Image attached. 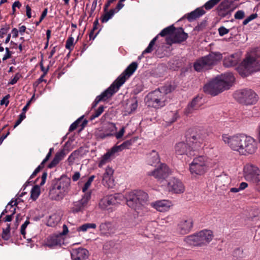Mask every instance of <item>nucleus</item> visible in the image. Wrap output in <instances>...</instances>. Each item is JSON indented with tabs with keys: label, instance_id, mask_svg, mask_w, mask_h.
<instances>
[{
	"label": "nucleus",
	"instance_id": "nucleus-1",
	"mask_svg": "<svg viewBox=\"0 0 260 260\" xmlns=\"http://www.w3.org/2000/svg\"><path fill=\"white\" fill-rule=\"evenodd\" d=\"M235 81L232 73H226L216 77L206 84L204 91L209 94L215 96L224 90L228 89Z\"/></svg>",
	"mask_w": 260,
	"mask_h": 260
},
{
	"label": "nucleus",
	"instance_id": "nucleus-2",
	"mask_svg": "<svg viewBox=\"0 0 260 260\" xmlns=\"http://www.w3.org/2000/svg\"><path fill=\"white\" fill-rule=\"evenodd\" d=\"M127 205L135 210L139 214H143L146 211L145 205L148 196L147 193L141 190L128 191L124 196Z\"/></svg>",
	"mask_w": 260,
	"mask_h": 260
},
{
	"label": "nucleus",
	"instance_id": "nucleus-3",
	"mask_svg": "<svg viewBox=\"0 0 260 260\" xmlns=\"http://www.w3.org/2000/svg\"><path fill=\"white\" fill-rule=\"evenodd\" d=\"M171 91V86H165L149 93L145 98L146 104L155 109L164 107L167 100L166 94Z\"/></svg>",
	"mask_w": 260,
	"mask_h": 260
},
{
	"label": "nucleus",
	"instance_id": "nucleus-4",
	"mask_svg": "<svg viewBox=\"0 0 260 260\" xmlns=\"http://www.w3.org/2000/svg\"><path fill=\"white\" fill-rule=\"evenodd\" d=\"M211 167L209 159L204 155L195 157L189 165V171L193 177L204 175Z\"/></svg>",
	"mask_w": 260,
	"mask_h": 260
},
{
	"label": "nucleus",
	"instance_id": "nucleus-5",
	"mask_svg": "<svg viewBox=\"0 0 260 260\" xmlns=\"http://www.w3.org/2000/svg\"><path fill=\"white\" fill-rule=\"evenodd\" d=\"M222 58V54L220 53L211 52L209 55L198 59L194 63V69L197 72L207 70L216 64Z\"/></svg>",
	"mask_w": 260,
	"mask_h": 260
},
{
	"label": "nucleus",
	"instance_id": "nucleus-6",
	"mask_svg": "<svg viewBox=\"0 0 260 260\" xmlns=\"http://www.w3.org/2000/svg\"><path fill=\"white\" fill-rule=\"evenodd\" d=\"M243 176L247 181L255 184L260 191V169L256 165L250 163L245 165L243 169Z\"/></svg>",
	"mask_w": 260,
	"mask_h": 260
},
{
	"label": "nucleus",
	"instance_id": "nucleus-7",
	"mask_svg": "<svg viewBox=\"0 0 260 260\" xmlns=\"http://www.w3.org/2000/svg\"><path fill=\"white\" fill-rule=\"evenodd\" d=\"M239 153L243 155H247L254 153L257 149V142L252 137L245 135H242Z\"/></svg>",
	"mask_w": 260,
	"mask_h": 260
},
{
	"label": "nucleus",
	"instance_id": "nucleus-8",
	"mask_svg": "<svg viewBox=\"0 0 260 260\" xmlns=\"http://www.w3.org/2000/svg\"><path fill=\"white\" fill-rule=\"evenodd\" d=\"M234 97L240 103L245 105L254 104L258 99L256 94L250 89L237 91L234 94Z\"/></svg>",
	"mask_w": 260,
	"mask_h": 260
},
{
	"label": "nucleus",
	"instance_id": "nucleus-9",
	"mask_svg": "<svg viewBox=\"0 0 260 260\" xmlns=\"http://www.w3.org/2000/svg\"><path fill=\"white\" fill-rule=\"evenodd\" d=\"M174 150L177 156H186L188 157L195 155L197 151L189 140L186 142H181L177 143L175 145Z\"/></svg>",
	"mask_w": 260,
	"mask_h": 260
},
{
	"label": "nucleus",
	"instance_id": "nucleus-10",
	"mask_svg": "<svg viewBox=\"0 0 260 260\" xmlns=\"http://www.w3.org/2000/svg\"><path fill=\"white\" fill-rule=\"evenodd\" d=\"M65 224L62 225V231L58 234L49 236L45 241L44 246L50 248L60 247L64 243Z\"/></svg>",
	"mask_w": 260,
	"mask_h": 260
},
{
	"label": "nucleus",
	"instance_id": "nucleus-11",
	"mask_svg": "<svg viewBox=\"0 0 260 260\" xmlns=\"http://www.w3.org/2000/svg\"><path fill=\"white\" fill-rule=\"evenodd\" d=\"M138 67L136 62L131 63L124 71L112 84L114 85V88L118 91L120 87L123 85L125 81L135 72Z\"/></svg>",
	"mask_w": 260,
	"mask_h": 260
},
{
	"label": "nucleus",
	"instance_id": "nucleus-12",
	"mask_svg": "<svg viewBox=\"0 0 260 260\" xmlns=\"http://www.w3.org/2000/svg\"><path fill=\"white\" fill-rule=\"evenodd\" d=\"M242 134L229 135L223 134L222 136V140L233 151L239 153L242 139Z\"/></svg>",
	"mask_w": 260,
	"mask_h": 260
},
{
	"label": "nucleus",
	"instance_id": "nucleus-13",
	"mask_svg": "<svg viewBox=\"0 0 260 260\" xmlns=\"http://www.w3.org/2000/svg\"><path fill=\"white\" fill-rule=\"evenodd\" d=\"M124 199V195L121 193H115L103 198L99 203V207L103 210L109 209L111 205L120 204Z\"/></svg>",
	"mask_w": 260,
	"mask_h": 260
},
{
	"label": "nucleus",
	"instance_id": "nucleus-14",
	"mask_svg": "<svg viewBox=\"0 0 260 260\" xmlns=\"http://www.w3.org/2000/svg\"><path fill=\"white\" fill-rule=\"evenodd\" d=\"M91 199V192L85 193L80 200L73 202L70 207L73 213L82 212L87 207L88 202Z\"/></svg>",
	"mask_w": 260,
	"mask_h": 260
},
{
	"label": "nucleus",
	"instance_id": "nucleus-15",
	"mask_svg": "<svg viewBox=\"0 0 260 260\" xmlns=\"http://www.w3.org/2000/svg\"><path fill=\"white\" fill-rule=\"evenodd\" d=\"M170 173L168 167L164 164H161L160 165L154 170L148 172V175L152 176L158 180L161 181L166 179Z\"/></svg>",
	"mask_w": 260,
	"mask_h": 260
},
{
	"label": "nucleus",
	"instance_id": "nucleus-16",
	"mask_svg": "<svg viewBox=\"0 0 260 260\" xmlns=\"http://www.w3.org/2000/svg\"><path fill=\"white\" fill-rule=\"evenodd\" d=\"M193 220L191 217H184L178 223L177 225V232L182 235L189 233L193 227Z\"/></svg>",
	"mask_w": 260,
	"mask_h": 260
},
{
	"label": "nucleus",
	"instance_id": "nucleus-17",
	"mask_svg": "<svg viewBox=\"0 0 260 260\" xmlns=\"http://www.w3.org/2000/svg\"><path fill=\"white\" fill-rule=\"evenodd\" d=\"M168 189L172 193L180 194L185 191V186L179 179L173 178L169 180L168 183Z\"/></svg>",
	"mask_w": 260,
	"mask_h": 260
},
{
	"label": "nucleus",
	"instance_id": "nucleus-18",
	"mask_svg": "<svg viewBox=\"0 0 260 260\" xmlns=\"http://www.w3.org/2000/svg\"><path fill=\"white\" fill-rule=\"evenodd\" d=\"M117 91L116 89L114 88V85L111 84L108 89L96 98L92 103V108H93L96 107L100 102L105 101L109 99Z\"/></svg>",
	"mask_w": 260,
	"mask_h": 260
},
{
	"label": "nucleus",
	"instance_id": "nucleus-19",
	"mask_svg": "<svg viewBox=\"0 0 260 260\" xmlns=\"http://www.w3.org/2000/svg\"><path fill=\"white\" fill-rule=\"evenodd\" d=\"M206 136V133L204 131H199L194 135H193L189 140L192 145L198 151L202 147Z\"/></svg>",
	"mask_w": 260,
	"mask_h": 260
},
{
	"label": "nucleus",
	"instance_id": "nucleus-20",
	"mask_svg": "<svg viewBox=\"0 0 260 260\" xmlns=\"http://www.w3.org/2000/svg\"><path fill=\"white\" fill-rule=\"evenodd\" d=\"M150 206L157 211L166 212L169 211L173 204L170 200H160L151 203Z\"/></svg>",
	"mask_w": 260,
	"mask_h": 260
},
{
	"label": "nucleus",
	"instance_id": "nucleus-21",
	"mask_svg": "<svg viewBox=\"0 0 260 260\" xmlns=\"http://www.w3.org/2000/svg\"><path fill=\"white\" fill-rule=\"evenodd\" d=\"M113 173L114 170L111 168L108 167L103 174L102 183L108 188H112L114 186Z\"/></svg>",
	"mask_w": 260,
	"mask_h": 260
},
{
	"label": "nucleus",
	"instance_id": "nucleus-22",
	"mask_svg": "<svg viewBox=\"0 0 260 260\" xmlns=\"http://www.w3.org/2000/svg\"><path fill=\"white\" fill-rule=\"evenodd\" d=\"M72 260H86L89 256L88 251L84 248H73L70 251Z\"/></svg>",
	"mask_w": 260,
	"mask_h": 260
},
{
	"label": "nucleus",
	"instance_id": "nucleus-23",
	"mask_svg": "<svg viewBox=\"0 0 260 260\" xmlns=\"http://www.w3.org/2000/svg\"><path fill=\"white\" fill-rule=\"evenodd\" d=\"M187 37V34L184 31L182 28L179 27L177 29L174 28L172 36L171 42H170L168 40H167V42L169 44L181 43L186 40Z\"/></svg>",
	"mask_w": 260,
	"mask_h": 260
},
{
	"label": "nucleus",
	"instance_id": "nucleus-24",
	"mask_svg": "<svg viewBox=\"0 0 260 260\" xmlns=\"http://www.w3.org/2000/svg\"><path fill=\"white\" fill-rule=\"evenodd\" d=\"M198 233L201 246L207 244L212 240L213 233L210 230H203Z\"/></svg>",
	"mask_w": 260,
	"mask_h": 260
},
{
	"label": "nucleus",
	"instance_id": "nucleus-25",
	"mask_svg": "<svg viewBox=\"0 0 260 260\" xmlns=\"http://www.w3.org/2000/svg\"><path fill=\"white\" fill-rule=\"evenodd\" d=\"M240 56L238 53H235L225 57L223 64L226 67H231L236 66L239 61Z\"/></svg>",
	"mask_w": 260,
	"mask_h": 260
},
{
	"label": "nucleus",
	"instance_id": "nucleus-26",
	"mask_svg": "<svg viewBox=\"0 0 260 260\" xmlns=\"http://www.w3.org/2000/svg\"><path fill=\"white\" fill-rule=\"evenodd\" d=\"M201 100L200 98H194L192 102L189 103L184 110V113L186 115H188L192 113L194 111L199 109L200 107L199 101Z\"/></svg>",
	"mask_w": 260,
	"mask_h": 260
},
{
	"label": "nucleus",
	"instance_id": "nucleus-27",
	"mask_svg": "<svg viewBox=\"0 0 260 260\" xmlns=\"http://www.w3.org/2000/svg\"><path fill=\"white\" fill-rule=\"evenodd\" d=\"M87 121L83 119V116L79 118L77 120L73 122L70 126L69 131L72 132L77 127H80L79 131H81L86 125Z\"/></svg>",
	"mask_w": 260,
	"mask_h": 260
},
{
	"label": "nucleus",
	"instance_id": "nucleus-28",
	"mask_svg": "<svg viewBox=\"0 0 260 260\" xmlns=\"http://www.w3.org/2000/svg\"><path fill=\"white\" fill-rule=\"evenodd\" d=\"M117 130V127L116 125L113 123H110L108 124L106 128V131L105 133L103 135H101V134L97 133V136L101 139H104L106 137H109L111 136H113L114 133Z\"/></svg>",
	"mask_w": 260,
	"mask_h": 260
},
{
	"label": "nucleus",
	"instance_id": "nucleus-29",
	"mask_svg": "<svg viewBox=\"0 0 260 260\" xmlns=\"http://www.w3.org/2000/svg\"><path fill=\"white\" fill-rule=\"evenodd\" d=\"M184 241L188 245L191 246H201L198 233L186 236Z\"/></svg>",
	"mask_w": 260,
	"mask_h": 260
},
{
	"label": "nucleus",
	"instance_id": "nucleus-30",
	"mask_svg": "<svg viewBox=\"0 0 260 260\" xmlns=\"http://www.w3.org/2000/svg\"><path fill=\"white\" fill-rule=\"evenodd\" d=\"M147 161L148 165L151 166H155L159 162L160 159L158 153L152 150L147 156Z\"/></svg>",
	"mask_w": 260,
	"mask_h": 260
},
{
	"label": "nucleus",
	"instance_id": "nucleus-31",
	"mask_svg": "<svg viewBox=\"0 0 260 260\" xmlns=\"http://www.w3.org/2000/svg\"><path fill=\"white\" fill-rule=\"evenodd\" d=\"M205 13V12L202 8H198L188 14L187 19L189 21H191L193 20L202 16Z\"/></svg>",
	"mask_w": 260,
	"mask_h": 260
},
{
	"label": "nucleus",
	"instance_id": "nucleus-32",
	"mask_svg": "<svg viewBox=\"0 0 260 260\" xmlns=\"http://www.w3.org/2000/svg\"><path fill=\"white\" fill-rule=\"evenodd\" d=\"M18 203L17 200H12L7 205L6 209L2 212L0 218L5 213H8V209L9 208L12 209V210H10V213L12 214H14L16 211L15 207L17 205Z\"/></svg>",
	"mask_w": 260,
	"mask_h": 260
},
{
	"label": "nucleus",
	"instance_id": "nucleus-33",
	"mask_svg": "<svg viewBox=\"0 0 260 260\" xmlns=\"http://www.w3.org/2000/svg\"><path fill=\"white\" fill-rule=\"evenodd\" d=\"M63 150L56 153L53 160L49 164L48 168H52L55 166L63 157Z\"/></svg>",
	"mask_w": 260,
	"mask_h": 260
},
{
	"label": "nucleus",
	"instance_id": "nucleus-34",
	"mask_svg": "<svg viewBox=\"0 0 260 260\" xmlns=\"http://www.w3.org/2000/svg\"><path fill=\"white\" fill-rule=\"evenodd\" d=\"M65 194V192H62L61 191L57 190L55 189H52L50 191V195L51 196V198L52 199L55 200H62Z\"/></svg>",
	"mask_w": 260,
	"mask_h": 260
},
{
	"label": "nucleus",
	"instance_id": "nucleus-35",
	"mask_svg": "<svg viewBox=\"0 0 260 260\" xmlns=\"http://www.w3.org/2000/svg\"><path fill=\"white\" fill-rule=\"evenodd\" d=\"M179 117V115L177 111H170L167 114V122L171 124L175 122Z\"/></svg>",
	"mask_w": 260,
	"mask_h": 260
},
{
	"label": "nucleus",
	"instance_id": "nucleus-36",
	"mask_svg": "<svg viewBox=\"0 0 260 260\" xmlns=\"http://www.w3.org/2000/svg\"><path fill=\"white\" fill-rule=\"evenodd\" d=\"M105 14L102 16L101 21L103 23L107 22L109 19H111L114 15L116 13L115 9H111L109 11H105Z\"/></svg>",
	"mask_w": 260,
	"mask_h": 260
},
{
	"label": "nucleus",
	"instance_id": "nucleus-37",
	"mask_svg": "<svg viewBox=\"0 0 260 260\" xmlns=\"http://www.w3.org/2000/svg\"><path fill=\"white\" fill-rule=\"evenodd\" d=\"M112 155L108 151L105 153L101 158L99 163V167L102 168L104 165L110 161L111 157Z\"/></svg>",
	"mask_w": 260,
	"mask_h": 260
},
{
	"label": "nucleus",
	"instance_id": "nucleus-38",
	"mask_svg": "<svg viewBox=\"0 0 260 260\" xmlns=\"http://www.w3.org/2000/svg\"><path fill=\"white\" fill-rule=\"evenodd\" d=\"M41 193L40 187L39 185L34 186L31 190V198L35 201L40 196Z\"/></svg>",
	"mask_w": 260,
	"mask_h": 260
},
{
	"label": "nucleus",
	"instance_id": "nucleus-39",
	"mask_svg": "<svg viewBox=\"0 0 260 260\" xmlns=\"http://www.w3.org/2000/svg\"><path fill=\"white\" fill-rule=\"evenodd\" d=\"M60 220V217L57 214H53L49 217L48 220V225L50 226H53L57 224Z\"/></svg>",
	"mask_w": 260,
	"mask_h": 260
},
{
	"label": "nucleus",
	"instance_id": "nucleus-40",
	"mask_svg": "<svg viewBox=\"0 0 260 260\" xmlns=\"http://www.w3.org/2000/svg\"><path fill=\"white\" fill-rule=\"evenodd\" d=\"M174 29V27L173 26V25L168 26V27L163 29L160 32V33L158 34V35H160L161 37H164L168 35H171V36H172Z\"/></svg>",
	"mask_w": 260,
	"mask_h": 260
},
{
	"label": "nucleus",
	"instance_id": "nucleus-41",
	"mask_svg": "<svg viewBox=\"0 0 260 260\" xmlns=\"http://www.w3.org/2000/svg\"><path fill=\"white\" fill-rule=\"evenodd\" d=\"M96 225L93 223H87L82 225L78 229V231L86 232L88 229H95Z\"/></svg>",
	"mask_w": 260,
	"mask_h": 260
},
{
	"label": "nucleus",
	"instance_id": "nucleus-42",
	"mask_svg": "<svg viewBox=\"0 0 260 260\" xmlns=\"http://www.w3.org/2000/svg\"><path fill=\"white\" fill-rule=\"evenodd\" d=\"M95 178L94 175H91L89 177L87 182L85 183L83 187L82 188V190L83 192L85 193L86 192H88V191H87L88 189L91 186V183L93 182L94 179Z\"/></svg>",
	"mask_w": 260,
	"mask_h": 260
},
{
	"label": "nucleus",
	"instance_id": "nucleus-43",
	"mask_svg": "<svg viewBox=\"0 0 260 260\" xmlns=\"http://www.w3.org/2000/svg\"><path fill=\"white\" fill-rule=\"evenodd\" d=\"M57 190L65 192V182L62 179L58 181L53 188Z\"/></svg>",
	"mask_w": 260,
	"mask_h": 260
},
{
	"label": "nucleus",
	"instance_id": "nucleus-44",
	"mask_svg": "<svg viewBox=\"0 0 260 260\" xmlns=\"http://www.w3.org/2000/svg\"><path fill=\"white\" fill-rule=\"evenodd\" d=\"M221 0H209L204 5V7L206 10H210L216 4H217Z\"/></svg>",
	"mask_w": 260,
	"mask_h": 260
},
{
	"label": "nucleus",
	"instance_id": "nucleus-45",
	"mask_svg": "<svg viewBox=\"0 0 260 260\" xmlns=\"http://www.w3.org/2000/svg\"><path fill=\"white\" fill-rule=\"evenodd\" d=\"M137 138H133L129 140H127L121 144V146L123 149H128L129 147L132 145L137 140Z\"/></svg>",
	"mask_w": 260,
	"mask_h": 260
},
{
	"label": "nucleus",
	"instance_id": "nucleus-46",
	"mask_svg": "<svg viewBox=\"0 0 260 260\" xmlns=\"http://www.w3.org/2000/svg\"><path fill=\"white\" fill-rule=\"evenodd\" d=\"M104 107L103 106H100L98 109L90 116V119L93 120L98 117L104 111Z\"/></svg>",
	"mask_w": 260,
	"mask_h": 260
},
{
	"label": "nucleus",
	"instance_id": "nucleus-47",
	"mask_svg": "<svg viewBox=\"0 0 260 260\" xmlns=\"http://www.w3.org/2000/svg\"><path fill=\"white\" fill-rule=\"evenodd\" d=\"M123 149L121 144L120 145H115L108 152L113 155L115 153L121 151Z\"/></svg>",
	"mask_w": 260,
	"mask_h": 260
},
{
	"label": "nucleus",
	"instance_id": "nucleus-48",
	"mask_svg": "<svg viewBox=\"0 0 260 260\" xmlns=\"http://www.w3.org/2000/svg\"><path fill=\"white\" fill-rule=\"evenodd\" d=\"M10 225L8 224L7 228L3 230L2 238L5 240H8L10 238Z\"/></svg>",
	"mask_w": 260,
	"mask_h": 260
},
{
	"label": "nucleus",
	"instance_id": "nucleus-49",
	"mask_svg": "<svg viewBox=\"0 0 260 260\" xmlns=\"http://www.w3.org/2000/svg\"><path fill=\"white\" fill-rule=\"evenodd\" d=\"M21 77V76L19 73H17L13 77H12L11 79L9 82V84H15V83H17V82L18 81V80Z\"/></svg>",
	"mask_w": 260,
	"mask_h": 260
},
{
	"label": "nucleus",
	"instance_id": "nucleus-50",
	"mask_svg": "<svg viewBox=\"0 0 260 260\" xmlns=\"http://www.w3.org/2000/svg\"><path fill=\"white\" fill-rule=\"evenodd\" d=\"M110 227V223L109 222H104L102 223L100 225V230L102 232H106Z\"/></svg>",
	"mask_w": 260,
	"mask_h": 260
},
{
	"label": "nucleus",
	"instance_id": "nucleus-51",
	"mask_svg": "<svg viewBox=\"0 0 260 260\" xmlns=\"http://www.w3.org/2000/svg\"><path fill=\"white\" fill-rule=\"evenodd\" d=\"M29 224V221L28 220H26L24 223L21 226V234L23 236L24 238L25 237V229L27 226Z\"/></svg>",
	"mask_w": 260,
	"mask_h": 260
},
{
	"label": "nucleus",
	"instance_id": "nucleus-52",
	"mask_svg": "<svg viewBox=\"0 0 260 260\" xmlns=\"http://www.w3.org/2000/svg\"><path fill=\"white\" fill-rule=\"evenodd\" d=\"M125 132V127H122L121 129L118 132H115V133H114V135L115 136L117 139H119L122 137V136L124 135V133Z\"/></svg>",
	"mask_w": 260,
	"mask_h": 260
},
{
	"label": "nucleus",
	"instance_id": "nucleus-53",
	"mask_svg": "<svg viewBox=\"0 0 260 260\" xmlns=\"http://www.w3.org/2000/svg\"><path fill=\"white\" fill-rule=\"evenodd\" d=\"M257 17L256 14H252L250 15L249 17H248L246 19H245L243 22V25H246L248 24L250 21L253 20L254 19L256 18Z\"/></svg>",
	"mask_w": 260,
	"mask_h": 260
},
{
	"label": "nucleus",
	"instance_id": "nucleus-54",
	"mask_svg": "<svg viewBox=\"0 0 260 260\" xmlns=\"http://www.w3.org/2000/svg\"><path fill=\"white\" fill-rule=\"evenodd\" d=\"M229 29L226 28L224 26H221L218 28V32L220 36H223L225 34H228Z\"/></svg>",
	"mask_w": 260,
	"mask_h": 260
},
{
	"label": "nucleus",
	"instance_id": "nucleus-55",
	"mask_svg": "<svg viewBox=\"0 0 260 260\" xmlns=\"http://www.w3.org/2000/svg\"><path fill=\"white\" fill-rule=\"evenodd\" d=\"M74 45V38L73 37H69L66 42V48L71 49V47Z\"/></svg>",
	"mask_w": 260,
	"mask_h": 260
},
{
	"label": "nucleus",
	"instance_id": "nucleus-56",
	"mask_svg": "<svg viewBox=\"0 0 260 260\" xmlns=\"http://www.w3.org/2000/svg\"><path fill=\"white\" fill-rule=\"evenodd\" d=\"M137 102L135 101L133 103L131 104V107L127 108L128 112L131 113L133 112L137 109Z\"/></svg>",
	"mask_w": 260,
	"mask_h": 260
},
{
	"label": "nucleus",
	"instance_id": "nucleus-57",
	"mask_svg": "<svg viewBox=\"0 0 260 260\" xmlns=\"http://www.w3.org/2000/svg\"><path fill=\"white\" fill-rule=\"evenodd\" d=\"M235 19H241L244 17V12L242 10L238 11L234 16Z\"/></svg>",
	"mask_w": 260,
	"mask_h": 260
},
{
	"label": "nucleus",
	"instance_id": "nucleus-58",
	"mask_svg": "<svg viewBox=\"0 0 260 260\" xmlns=\"http://www.w3.org/2000/svg\"><path fill=\"white\" fill-rule=\"evenodd\" d=\"M5 50H6V53L3 57V61H5V60L10 58L12 55L11 52L10 51L8 47H6L5 48Z\"/></svg>",
	"mask_w": 260,
	"mask_h": 260
},
{
	"label": "nucleus",
	"instance_id": "nucleus-59",
	"mask_svg": "<svg viewBox=\"0 0 260 260\" xmlns=\"http://www.w3.org/2000/svg\"><path fill=\"white\" fill-rule=\"evenodd\" d=\"M154 45V44H152L151 42H150L148 47L143 52V54L148 53L151 52L153 50V47Z\"/></svg>",
	"mask_w": 260,
	"mask_h": 260
},
{
	"label": "nucleus",
	"instance_id": "nucleus-60",
	"mask_svg": "<svg viewBox=\"0 0 260 260\" xmlns=\"http://www.w3.org/2000/svg\"><path fill=\"white\" fill-rule=\"evenodd\" d=\"M43 165H39L34 171V172L31 175L29 180L34 177L37 174L39 173L41 170V169L43 167Z\"/></svg>",
	"mask_w": 260,
	"mask_h": 260
},
{
	"label": "nucleus",
	"instance_id": "nucleus-61",
	"mask_svg": "<svg viewBox=\"0 0 260 260\" xmlns=\"http://www.w3.org/2000/svg\"><path fill=\"white\" fill-rule=\"evenodd\" d=\"M77 157V154L76 152L72 153L71 155L68 158V161L70 165L72 164L73 161L75 160Z\"/></svg>",
	"mask_w": 260,
	"mask_h": 260
},
{
	"label": "nucleus",
	"instance_id": "nucleus-62",
	"mask_svg": "<svg viewBox=\"0 0 260 260\" xmlns=\"http://www.w3.org/2000/svg\"><path fill=\"white\" fill-rule=\"evenodd\" d=\"M53 151V148H51L49 149V151L47 154L46 157L43 159V160L41 162V165H44L45 162H46L49 158H50V156L51 155L52 152Z\"/></svg>",
	"mask_w": 260,
	"mask_h": 260
},
{
	"label": "nucleus",
	"instance_id": "nucleus-63",
	"mask_svg": "<svg viewBox=\"0 0 260 260\" xmlns=\"http://www.w3.org/2000/svg\"><path fill=\"white\" fill-rule=\"evenodd\" d=\"M9 96H10L9 95H7L6 96H5L1 101V105H5L6 106H7L9 103Z\"/></svg>",
	"mask_w": 260,
	"mask_h": 260
},
{
	"label": "nucleus",
	"instance_id": "nucleus-64",
	"mask_svg": "<svg viewBox=\"0 0 260 260\" xmlns=\"http://www.w3.org/2000/svg\"><path fill=\"white\" fill-rule=\"evenodd\" d=\"M8 29L2 27L0 29V38H3L5 35L7 34Z\"/></svg>",
	"mask_w": 260,
	"mask_h": 260
}]
</instances>
